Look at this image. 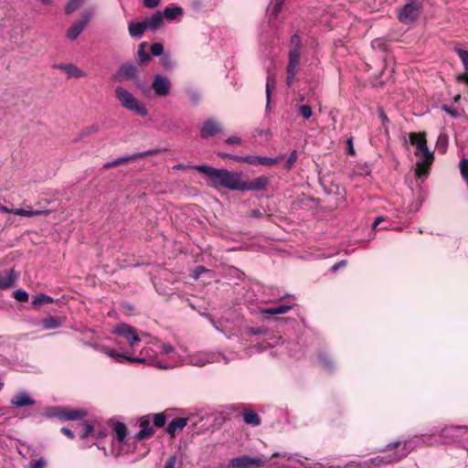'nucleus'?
Masks as SVG:
<instances>
[{"label":"nucleus","instance_id":"1","mask_svg":"<svg viewBox=\"0 0 468 468\" xmlns=\"http://www.w3.org/2000/svg\"><path fill=\"white\" fill-rule=\"evenodd\" d=\"M193 169L206 175L209 185L213 187H224L231 191H241L242 173L232 172L224 168H214L209 165H194Z\"/></svg>","mask_w":468,"mask_h":468},{"label":"nucleus","instance_id":"2","mask_svg":"<svg viewBox=\"0 0 468 468\" xmlns=\"http://www.w3.org/2000/svg\"><path fill=\"white\" fill-rule=\"evenodd\" d=\"M115 96L122 107L126 110L134 112L139 116L144 117L148 114L146 107L139 101L129 90L117 86L115 88Z\"/></svg>","mask_w":468,"mask_h":468},{"label":"nucleus","instance_id":"3","mask_svg":"<svg viewBox=\"0 0 468 468\" xmlns=\"http://www.w3.org/2000/svg\"><path fill=\"white\" fill-rule=\"evenodd\" d=\"M221 360H223L225 363L229 362V359H227V357L221 353L197 352L189 355L186 358L185 363L196 367H203L207 364L220 362Z\"/></svg>","mask_w":468,"mask_h":468},{"label":"nucleus","instance_id":"4","mask_svg":"<svg viewBox=\"0 0 468 468\" xmlns=\"http://www.w3.org/2000/svg\"><path fill=\"white\" fill-rule=\"evenodd\" d=\"M87 415L83 410H74L67 407H52L47 412L48 417L58 418L61 420H77Z\"/></svg>","mask_w":468,"mask_h":468},{"label":"nucleus","instance_id":"5","mask_svg":"<svg viewBox=\"0 0 468 468\" xmlns=\"http://www.w3.org/2000/svg\"><path fill=\"white\" fill-rule=\"evenodd\" d=\"M156 356L157 355L154 350L150 347H145L140 351L138 356H132L126 354L125 360L135 364H148L163 369L170 368L169 366L162 365L156 362Z\"/></svg>","mask_w":468,"mask_h":468},{"label":"nucleus","instance_id":"6","mask_svg":"<svg viewBox=\"0 0 468 468\" xmlns=\"http://www.w3.org/2000/svg\"><path fill=\"white\" fill-rule=\"evenodd\" d=\"M421 6L416 0H408L407 4L400 9L398 18L404 24L414 22L420 14Z\"/></svg>","mask_w":468,"mask_h":468},{"label":"nucleus","instance_id":"7","mask_svg":"<svg viewBox=\"0 0 468 468\" xmlns=\"http://www.w3.org/2000/svg\"><path fill=\"white\" fill-rule=\"evenodd\" d=\"M91 11H84L81 13L80 19L75 21L67 30L66 37L73 41L78 38V37L82 33V31L89 25L90 21L92 17Z\"/></svg>","mask_w":468,"mask_h":468},{"label":"nucleus","instance_id":"8","mask_svg":"<svg viewBox=\"0 0 468 468\" xmlns=\"http://www.w3.org/2000/svg\"><path fill=\"white\" fill-rule=\"evenodd\" d=\"M264 464L265 462L261 458L241 455L231 459L228 468H261Z\"/></svg>","mask_w":468,"mask_h":468},{"label":"nucleus","instance_id":"9","mask_svg":"<svg viewBox=\"0 0 468 468\" xmlns=\"http://www.w3.org/2000/svg\"><path fill=\"white\" fill-rule=\"evenodd\" d=\"M300 56L301 52L296 50H289L288 64L286 69V83L288 86L292 85L294 78L298 73L300 66Z\"/></svg>","mask_w":468,"mask_h":468},{"label":"nucleus","instance_id":"10","mask_svg":"<svg viewBox=\"0 0 468 468\" xmlns=\"http://www.w3.org/2000/svg\"><path fill=\"white\" fill-rule=\"evenodd\" d=\"M410 452V449L404 448L401 452L397 453H386L382 456H377L369 460V464L373 465L375 468L382 467L391 463L399 461L405 458Z\"/></svg>","mask_w":468,"mask_h":468},{"label":"nucleus","instance_id":"11","mask_svg":"<svg viewBox=\"0 0 468 468\" xmlns=\"http://www.w3.org/2000/svg\"><path fill=\"white\" fill-rule=\"evenodd\" d=\"M116 335L125 338L131 348H134L141 341L133 327L128 324H118L113 331Z\"/></svg>","mask_w":468,"mask_h":468},{"label":"nucleus","instance_id":"12","mask_svg":"<svg viewBox=\"0 0 468 468\" xmlns=\"http://www.w3.org/2000/svg\"><path fill=\"white\" fill-rule=\"evenodd\" d=\"M163 151H164L163 149L155 148V149H152V150H148V151H144V152H141V153H136V154H133L132 155L122 156V157H119V158H117V159H115V160H113L112 162L106 163L103 165V168L104 169H108V168H111V167H113V166H117V165L125 164V163H127L129 161H133L135 159L142 158V157H144V156H147V155H152V154H154L162 153Z\"/></svg>","mask_w":468,"mask_h":468},{"label":"nucleus","instance_id":"13","mask_svg":"<svg viewBox=\"0 0 468 468\" xmlns=\"http://www.w3.org/2000/svg\"><path fill=\"white\" fill-rule=\"evenodd\" d=\"M151 87L155 95L159 97H166L170 93L171 81L167 77L156 74L154 77Z\"/></svg>","mask_w":468,"mask_h":468},{"label":"nucleus","instance_id":"14","mask_svg":"<svg viewBox=\"0 0 468 468\" xmlns=\"http://www.w3.org/2000/svg\"><path fill=\"white\" fill-rule=\"evenodd\" d=\"M20 272L15 269H4L0 271V290H7L16 285Z\"/></svg>","mask_w":468,"mask_h":468},{"label":"nucleus","instance_id":"15","mask_svg":"<svg viewBox=\"0 0 468 468\" xmlns=\"http://www.w3.org/2000/svg\"><path fill=\"white\" fill-rule=\"evenodd\" d=\"M270 184V178L266 176H261L250 182L242 180L241 191H261L265 189Z\"/></svg>","mask_w":468,"mask_h":468},{"label":"nucleus","instance_id":"16","mask_svg":"<svg viewBox=\"0 0 468 468\" xmlns=\"http://www.w3.org/2000/svg\"><path fill=\"white\" fill-rule=\"evenodd\" d=\"M137 74V67L131 63L122 64L117 70L114 80L117 81H125L133 80Z\"/></svg>","mask_w":468,"mask_h":468},{"label":"nucleus","instance_id":"17","mask_svg":"<svg viewBox=\"0 0 468 468\" xmlns=\"http://www.w3.org/2000/svg\"><path fill=\"white\" fill-rule=\"evenodd\" d=\"M415 154L419 157L417 162V165L419 167V171L421 168L429 167L434 160L433 152H431L428 145L426 144L420 151H415Z\"/></svg>","mask_w":468,"mask_h":468},{"label":"nucleus","instance_id":"18","mask_svg":"<svg viewBox=\"0 0 468 468\" xmlns=\"http://www.w3.org/2000/svg\"><path fill=\"white\" fill-rule=\"evenodd\" d=\"M221 131L222 129L219 123H218L214 120L209 119L204 122L200 130V136L204 139H207L209 137L215 136Z\"/></svg>","mask_w":468,"mask_h":468},{"label":"nucleus","instance_id":"19","mask_svg":"<svg viewBox=\"0 0 468 468\" xmlns=\"http://www.w3.org/2000/svg\"><path fill=\"white\" fill-rule=\"evenodd\" d=\"M139 427L140 430L135 435L137 440H144L153 436L154 429L151 426L149 416H144L140 419Z\"/></svg>","mask_w":468,"mask_h":468},{"label":"nucleus","instance_id":"20","mask_svg":"<svg viewBox=\"0 0 468 468\" xmlns=\"http://www.w3.org/2000/svg\"><path fill=\"white\" fill-rule=\"evenodd\" d=\"M90 346L93 347L97 351L103 353L107 355L110 357L114 358L117 362H122V360H125L126 354L118 353L103 345H97V344H88Z\"/></svg>","mask_w":468,"mask_h":468},{"label":"nucleus","instance_id":"21","mask_svg":"<svg viewBox=\"0 0 468 468\" xmlns=\"http://www.w3.org/2000/svg\"><path fill=\"white\" fill-rule=\"evenodd\" d=\"M241 416H242L243 421L248 425L256 427V426L261 425V419L260 418L258 413L252 410H250V409L243 410V411L241 412Z\"/></svg>","mask_w":468,"mask_h":468},{"label":"nucleus","instance_id":"22","mask_svg":"<svg viewBox=\"0 0 468 468\" xmlns=\"http://www.w3.org/2000/svg\"><path fill=\"white\" fill-rule=\"evenodd\" d=\"M273 456H281L282 458H284L289 461H295V462L301 463L305 468H339V467H335V466H325L324 464L320 463H314L313 464H310V463L305 464L302 462V460L294 459V455L292 453H289V452H282V453L275 452L273 454Z\"/></svg>","mask_w":468,"mask_h":468},{"label":"nucleus","instance_id":"23","mask_svg":"<svg viewBox=\"0 0 468 468\" xmlns=\"http://www.w3.org/2000/svg\"><path fill=\"white\" fill-rule=\"evenodd\" d=\"M164 16L160 11L155 12L152 16L146 18L144 23L146 28L155 31L163 26Z\"/></svg>","mask_w":468,"mask_h":468},{"label":"nucleus","instance_id":"24","mask_svg":"<svg viewBox=\"0 0 468 468\" xmlns=\"http://www.w3.org/2000/svg\"><path fill=\"white\" fill-rule=\"evenodd\" d=\"M56 68L67 73L69 78H80L86 75L84 71H82L73 64H59L57 65Z\"/></svg>","mask_w":468,"mask_h":468},{"label":"nucleus","instance_id":"25","mask_svg":"<svg viewBox=\"0 0 468 468\" xmlns=\"http://www.w3.org/2000/svg\"><path fill=\"white\" fill-rule=\"evenodd\" d=\"M292 308V305L281 304L278 306H272V307H269V308L260 309L259 313L261 314L279 315V314H287Z\"/></svg>","mask_w":468,"mask_h":468},{"label":"nucleus","instance_id":"26","mask_svg":"<svg viewBox=\"0 0 468 468\" xmlns=\"http://www.w3.org/2000/svg\"><path fill=\"white\" fill-rule=\"evenodd\" d=\"M186 424V418H175L168 423L166 431L170 435H174L176 431L183 430Z\"/></svg>","mask_w":468,"mask_h":468},{"label":"nucleus","instance_id":"27","mask_svg":"<svg viewBox=\"0 0 468 468\" xmlns=\"http://www.w3.org/2000/svg\"><path fill=\"white\" fill-rule=\"evenodd\" d=\"M146 29L144 21H132L128 26V31L132 37H141Z\"/></svg>","mask_w":468,"mask_h":468},{"label":"nucleus","instance_id":"28","mask_svg":"<svg viewBox=\"0 0 468 468\" xmlns=\"http://www.w3.org/2000/svg\"><path fill=\"white\" fill-rule=\"evenodd\" d=\"M163 16L168 21H173L179 16H182L184 10L181 6L174 5L165 7L163 11Z\"/></svg>","mask_w":468,"mask_h":468},{"label":"nucleus","instance_id":"29","mask_svg":"<svg viewBox=\"0 0 468 468\" xmlns=\"http://www.w3.org/2000/svg\"><path fill=\"white\" fill-rule=\"evenodd\" d=\"M409 139L410 144L416 147L415 151H420L427 144L426 134L424 133H410L409 134Z\"/></svg>","mask_w":468,"mask_h":468},{"label":"nucleus","instance_id":"30","mask_svg":"<svg viewBox=\"0 0 468 468\" xmlns=\"http://www.w3.org/2000/svg\"><path fill=\"white\" fill-rule=\"evenodd\" d=\"M38 324L41 325L43 329L52 330L61 325V320L57 316L48 315L42 319Z\"/></svg>","mask_w":468,"mask_h":468},{"label":"nucleus","instance_id":"31","mask_svg":"<svg viewBox=\"0 0 468 468\" xmlns=\"http://www.w3.org/2000/svg\"><path fill=\"white\" fill-rule=\"evenodd\" d=\"M54 299L45 293H38L31 300V306L40 308L42 305L54 303Z\"/></svg>","mask_w":468,"mask_h":468},{"label":"nucleus","instance_id":"32","mask_svg":"<svg viewBox=\"0 0 468 468\" xmlns=\"http://www.w3.org/2000/svg\"><path fill=\"white\" fill-rule=\"evenodd\" d=\"M11 404L16 407H25L29 405V394L27 392H20L15 395L11 399Z\"/></svg>","mask_w":468,"mask_h":468},{"label":"nucleus","instance_id":"33","mask_svg":"<svg viewBox=\"0 0 468 468\" xmlns=\"http://www.w3.org/2000/svg\"><path fill=\"white\" fill-rule=\"evenodd\" d=\"M93 431V427L89 423L78 424L75 428L76 435L80 439H85Z\"/></svg>","mask_w":468,"mask_h":468},{"label":"nucleus","instance_id":"34","mask_svg":"<svg viewBox=\"0 0 468 468\" xmlns=\"http://www.w3.org/2000/svg\"><path fill=\"white\" fill-rule=\"evenodd\" d=\"M276 85V80L274 76H271V74H268L267 76V81H266V110H270V103H271V90L275 88Z\"/></svg>","mask_w":468,"mask_h":468},{"label":"nucleus","instance_id":"35","mask_svg":"<svg viewBox=\"0 0 468 468\" xmlns=\"http://www.w3.org/2000/svg\"><path fill=\"white\" fill-rule=\"evenodd\" d=\"M114 431L116 433V437L119 442H123L126 434H127V428L123 422H116L114 424Z\"/></svg>","mask_w":468,"mask_h":468},{"label":"nucleus","instance_id":"36","mask_svg":"<svg viewBox=\"0 0 468 468\" xmlns=\"http://www.w3.org/2000/svg\"><path fill=\"white\" fill-rule=\"evenodd\" d=\"M284 158L283 155H280L275 158L267 157V156H259L258 165H265L271 166L278 163H280Z\"/></svg>","mask_w":468,"mask_h":468},{"label":"nucleus","instance_id":"37","mask_svg":"<svg viewBox=\"0 0 468 468\" xmlns=\"http://www.w3.org/2000/svg\"><path fill=\"white\" fill-rule=\"evenodd\" d=\"M85 0H69L65 6V13L69 15L79 9Z\"/></svg>","mask_w":468,"mask_h":468},{"label":"nucleus","instance_id":"38","mask_svg":"<svg viewBox=\"0 0 468 468\" xmlns=\"http://www.w3.org/2000/svg\"><path fill=\"white\" fill-rule=\"evenodd\" d=\"M145 48H146V43H141L139 45V48H138V52H137L140 63H142V64L146 63L150 60V56L145 51Z\"/></svg>","mask_w":468,"mask_h":468},{"label":"nucleus","instance_id":"39","mask_svg":"<svg viewBox=\"0 0 468 468\" xmlns=\"http://www.w3.org/2000/svg\"><path fill=\"white\" fill-rule=\"evenodd\" d=\"M319 363L320 365L327 370H330L333 368V362L329 358V356L325 353H321L318 356Z\"/></svg>","mask_w":468,"mask_h":468},{"label":"nucleus","instance_id":"40","mask_svg":"<svg viewBox=\"0 0 468 468\" xmlns=\"http://www.w3.org/2000/svg\"><path fill=\"white\" fill-rule=\"evenodd\" d=\"M468 430V426H451L446 427L442 430L441 433L444 437L452 436L453 437L455 435V432L459 430Z\"/></svg>","mask_w":468,"mask_h":468},{"label":"nucleus","instance_id":"41","mask_svg":"<svg viewBox=\"0 0 468 468\" xmlns=\"http://www.w3.org/2000/svg\"><path fill=\"white\" fill-rule=\"evenodd\" d=\"M385 452L388 453H399L402 452V443L400 441L389 443L388 445H387Z\"/></svg>","mask_w":468,"mask_h":468},{"label":"nucleus","instance_id":"42","mask_svg":"<svg viewBox=\"0 0 468 468\" xmlns=\"http://www.w3.org/2000/svg\"><path fill=\"white\" fill-rule=\"evenodd\" d=\"M14 298L21 303L27 302L29 294L24 290H16L13 292Z\"/></svg>","mask_w":468,"mask_h":468},{"label":"nucleus","instance_id":"43","mask_svg":"<svg viewBox=\"0 0 468 468\" xmlns=\"http://www.w3.org/2000/svg\"><path fill=\"white\" fill-rule=\"evenodd\" d=\"M165 421H166V419L163 413H156L154 415L153 422L155 427L161 428V427L165 426Z\"/></svg>","mask_w":468,"mask_h":468},{"label":"nucleus","instance_id":"44","mask_svg":"<svg viewBox=\"0 0 468 468\" xmlns=\"http://www.w3.org/2000/svg\"><path fill=\"white\" fill-rule=\"evenodd\" d=\"M291 44L292 48L290 50H296L298 52H301V47H302V40L301 37L295 34L291 37Z\"/></svg>","mask_w":468,"mask_h":468},{"label":"nucleus","instance_id":"45","mask_svg":"<svg viewBox=\"0 0 468 468\" xmlns=\"http://www.w3.org/2000/svg\"><path fill=\"white\" fill-rule=\"evenodd\" d=\"M151 54L154 57H159L164 52V47L161 43H154L150 48Z\"/></svg>","mask_w":468,"mask_h":468},{"label":"nucleus","instance_id":"46","mask_svg":"<svg viewBox=\"0 0 468 468\" xmlns=\"http://www.w3.org/2000/svg\"><path fill=\"white\" fill-rule=\"evenodd\" d=\"M299 112L300 114L304 118V119H309L312 117L313 115V111H312V108L309 106V105H301L299 108Z\"/></svg>","mask_w":468,"mask_h":468},{"label":"nucleus","instance_id":"47","mask_svg":"<svg viewBox=\"0 0 468 468\" xmlns=\"http://www.w3.org/2000/svg\"><path fill=\"white\" fill-rule=\"evenodd\" d=\"M296 160H297V151L293 150L290 154V155H289V157H288V159L286 161L285 168L286 169H290L292 166V165L296 162Z\"/></svg>","mask_w":468,"mask_h":468},{"label":"nucleus","instance_id":"48","mask_svg":"<svg viewBox=\"0 0 468 468\" xmlns=\"http://www.w3.org/2000/svg\"><path fill=\"white\" fill-rule=\"evenodd\" d=\"M457 52L460 58L462 59L464 68L468 69V51L463 49H458Z\"/></svg>","mask_w":468,"mask_h":468},{"label":"nucleus","instance_id":"49","mask_svg":"<svg viewBox=\"0 0 468 468\" xmlns=\"http://www.w3.org/2000/svg\"><path fill=\"white\" fill-rule=\"evenodd\" d=\"M273 1H274V5H273V8H272V15L274 16H277L279 15V13L281 12L285 0H273Z\"/></svg>","mask_w":468,"mask_h":468},{"label":"nucleus","instance_id":"50","mask_svg":"<svg viewBox=\"0 0 468 468\" xmlns=\"http://www.w3.org/2000/svg\"><path fill=\"white\" fill-rule=\"evenodd\" d=\"M273 1H274V5H273V8H272V15L274 16H277L279 15V13L281 12L285 0H273Z\"/></svg>","mask_w":468,"mask_h":468},{"label":"nucleus","instance_id":"51","mask_svg":"<svg viewBox=\"0 0 468 468\" xmlns=\"http://www.w3.org/2000/svg\"><path fill=\"white\" fill-rule=\"evenodd\" d=\"M258 160L259 156L257 155H244L243 163L251 165H258Z\"/></svg>","mask_w":468,"mask_h":468},{"label":"nucleus","instance_id":"52","mask_svg":"<svg viewBox=\"0 0 468 468\" xmlns=\"http://www.w3.org/2000/svg\"><path fill=\"white\" fill-rule=\"evenodd\" d=\"M161 0H143L144 5L147 8H154L159 5Z\"/></svg>","mask_w":468,"mask_h":468},{"label":"nucleus","instance_id":"53","mask_svg":"<svg viewBox=\"0 0 468 468\" xmlns=\"http://www.w3.org/2000/svg\"><path fill=\"white\" fill-rule=\"evenodd\" d=\"M176 463V457L175 455H172L165 462L164 468H175Z\"/></svg>","mask_w":468,"mask_h":468},{"label":"nucleus","instance_id":"54","mask_svg":"<svg viewBox=\"0 0 468 468\" xmlns=\"http://www.w3.org/2000/svg\"><path fill=\"white\" fill-rule=\"evenodd\" d=\"M174 350H175V348L173 346L165 344L162 346L161 354L162 355H169V354H172L174 352Z\"/></svg>","mask_w":468,"mask_h":468},{"label":"nucleus","instance_id":"55","mask_svg":"<svg viewBox=\"0 0 468 468\" xmlns=\"http://www.w3.org/2000/svg\"><path fill=\"white\" fill-rule=\"evenodd\" d=\"M162 63L165 69H172L175 65L174 61L169 57H164Z\"/></svg>","mask_w":468,"mask_h":468},{"label":"nucleus","instance_id":"56","mask_svg":"<svg viewBox=\"0 0 468 468\" xmlns=\"http://www.w3.org/2000/svg\"><path fill=\"white\" fill-rule=\"evenodd\" d=\"M225 143L228 144H239L241 139L239 136H230L225 140Z\"/></svg>","mask_w":468,"mask_h":468},{"label":"nucleus","instance_id":"57","mask_svg":"<svg viewBox=\"0 0 468 468\" xmlns=\"http://www.w3.org/2000/svg\"><path fill=\"white\" fill-rule=\"evenodd\" d=\"M12 214L19 215L23 217H29V210L24 208L12 209Z\"/></svg>","mask_w":468,"mask_h":468},{"label":"nucleus","instance_id":"58","mask_svg":"<svg viewBox=\"0 0 468 468\" xmlns=\"http://www.w3.org/2000/svg\"><path fill=\"white\" fill-rule=\"evenodd\" d=\"M46 465V461L43 458L38 459L35 463H31V468H43Z\"/></svg>","mask_w":468,"mask_h":468},{"label":"nucleus","instance_id":"59","mask_svg":"<svg viewBox=\"0 0 468 468\" xmlns=\"http://www.w3.org/2000/svg\"><path fill=\"white\" fill-rule=\"evenodd\" d=\"M61 432H62L63 434H65V435H66L68 438H69V439H73V438L75 437V435H76V432H75V431H72L70 429L66 428V427H63V428L61 429Z\"/></svg>","mask_w":468,"mask_h":468},{"label":"nucleus","instance_id":"60","mask_svg":"<svg viewBox=\"0 0 468 468\" xmlns=\"http://www.w3.org/2000/svg\"><path fill=\"white\" fill-rule=\"evenodd\" d=\"M346 265V261L343 260V261H340L338 262H336L335 264H334L331 268L332 271H336L338 269L340 268H343Z\"/></svg>","mask_w":468,"mask_h":468},{"label":"nucleus","instance_id":"61","mask_svg":"<svg viewBox=\"0 0 468 468\" xmlns=\"http://www.w3.org/2000/svg\"><path fill=\"white\" fill-rule=\"evenodd\" d=\"M346 143H347V153L352 155L355 154L356 152H355V148L353 145L352 138L347 139Z\"/></svg>","mask_w":468,"mask_h":468},{"label":"nucleus","instance_id":"62","mask_svg":"<svg viewBox=\"0 0 468 468\" xmlns=\"http://www.w3.org/2000/svg\"><path fill=\"white\" fill-rule=\"evenodd\" d=\"M51 212L50 210H37V209H32L31 208V211H30V214H31V217L33 216H38V215H41V214H45V215H49Z\"/></svg>","mask_w":468,"mask_h":468},{"label":"nucleus","instance_id":"63","mask_svg":"<svg viewBox=\"0 0 468 468\" xmlns=\"http://www.w3.org/2000/svg\"><path fill=\"white\" fill-rule=\"evenodd\" d=\"M415 445L411 443V441H406L402 443V450L404 448L410 449V452L414 449Z\"/></svg>","mask_w":468,"mask_h":468},{"label":"nucleus","instance_id":"64","mask_svg":"<svg viewBox=\"0 0 468 468\" xmlns=\"http://www.w3.org/2000/svg\"><path fill=\"white\" fill-rule=\"evenodd\" d=\"M384 220L383 217H378L372 224V229H376L377 227Z\"/></svg>","mask_w":468,"mask_h":468}]
</instances>
